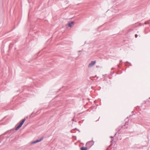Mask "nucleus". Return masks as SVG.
I'll use <instances>...</instances> for the list:
<instances>
[{
  "instance_id": "nucleus-1",
  "label": "nucleus",
  "mask_w": 150,
  "mask_h": 150,
  "mask_svg": "<svg viewBox=\"0 0 150 150\" xmlns=\"http://www.w3.org/2000/svg\"><path fill=\"white\" fill-rule=\"evenodd\" d=\"M25 120V119H23L21 122L19 124L18 127H16V130H18L22 126Z\"/></svg>"
},
{
  "instance_id": "nucleus-2",
  "label": "nucleus",
  "mask_w": 150,
  "mask_h": 150,
  "mask_svg": "<svg viewBox=\"0 0 150 150\" xmlns=\"http://www.w3.org/2000/svg\"><path fill=\"white\" fill-rule=\"evenodd\" d=\"M96 63V61H92L88 65V67L91 68L94 65H95Z\"/></svg>"
},
{
  "instance_id": "nucleus-3",
  "label": "nucleus",
  "mask_w": 150,
  "mask_h": 150,
  "mask_svg": "<svg viewBox=\"0 0 150 150\" xmlns=\"http://www.w3.org/2000/svg\"><path fill=\"white\" fill-rule=\"evenodd\" d=\"M43 139V137H42L40 139H39V140H38L36 141H34L31 144H35L37 142H39L41 141Z\"/></svg>"
},
{
  "instance_id": "nucleus-4",
  "label": "nucleus",
  "mask_w": 150,
  "mask_h": 150,
  "mask_svg": "<svg viewBox=\"0 0 150 150\" xmlns=\"http://www.w3.org/2000/svg\"><path fill=\"white\" fill-rule=\"evenodd\" d=\"M74 22H72L71 23H70L68 25L69 27H71L74 26Z\"/></svg>"
},
{
  "instance_id": "nucleus-5",
  "label": "nucleus",
  "mask_w": 150,
  "mask_h": 150,
  "mask_svg": "<svg viewBox=\"0 0 150 150\" xmlns=\"http://www.w3.org/2000/svg\"><path fill=\"white\" fill-rule=\"evenodd\" d=\"M81 150H87V148L86 147H82L81 148Z\"/></svg>"
},
{
  "instance_id": "nucleus-6",
  "label": "nucleus",
  "mask_w": 150,
  "mask_h": 150,
  "mask_svg": "<svg viewBox=\"0 0 150 150\" xmlns=\"http://www.w3.org/2000/svg\"><path fill=\"white\" fill-rule=\"evenodd\" d=\"M137 34H136L135 35V38H137Z\"/></svg>"
}]
</instances>
